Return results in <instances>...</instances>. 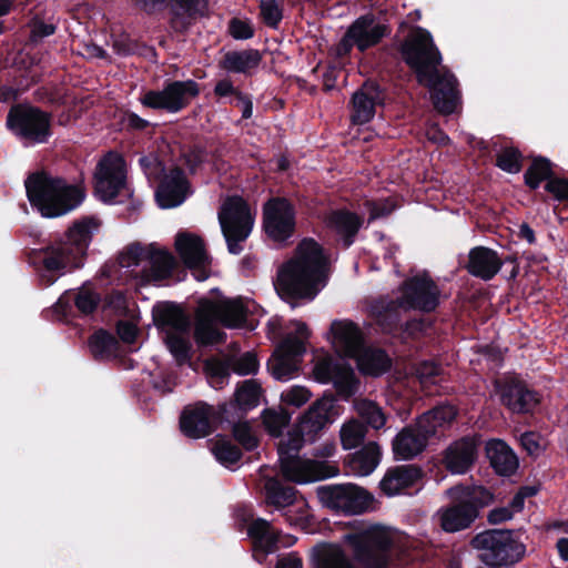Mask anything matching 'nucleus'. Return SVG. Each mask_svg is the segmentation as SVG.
<instances>
[{
  "label": "nucleus",
  "mask_w": 568,
  "mask_h": 568,
  "mask_svg": "<svg viewBox=\"0 0 568 568\" xmlns=\"http://www.w3.org/2000/svg\"><path fill=\"white\" fill-rule=\"evenodd\" d=\"M551 175V164L547 159H535L525 173V182L531 189H537L540 183Z\"/></svg>",
  "instance_id": "nucleus-52"
},
{
  "label": "nucleus",
  "mask_w": 568,
  "mask_h": 568,
  "mask_svg": "<svg viewBox=\"0 0 568 568\" xmlns=\"http://www.w3.org/2000/svg\"><path fill=\"white\" fill-rule=\"evenodd\" d=\"M248 311L247 303L242 298H224L217 302L202 300L196 311L195 338L201 344H214L222 339L223 334L216 324L226 327H240Z\"/></svg>",
  "instance_id": "nucleus-6"
},
{
  "label": "nucleus",
  "mask_w": 568,
  "mask_h": 568,
  "mask_svg": "<svg viewBox=\"0 0 568 568\" xmlns=\"http://www.w3.org/2000/svg\"><path fill=\"white\" fill-rule=\"evenodd\" d=\"M99 226L95 217H84L77 221L63 236L33 252V262L48 285L84 265L89 244Z\"/></svg>",
  "instance_id": "nucleus-2"
},
{
  "label": "nucleus",
  "mask_w": 568,
  "mask_h": 568,
  "mask_svg": "<svg viewBox=\"0 0 568 568\" xmlns=\"http://www.w3.org/2000/svg\"><path fill=\"white\" fill-rule=\"evenodd\" d=\"M388 34V28L373 16H363L356 19L347 29L339 43L336 45L338 57L347 55L353 48L361 52L376 45Z\"/></svg>",
  "instance_id": "nucleus-15"
},
{
  "label": "nucleus",
  "mask_w": 568,
  "mask_h": 568,
  "mask_svg": "<svg viewBox=\"0 0 568 568\" xmlns=\"http://www.w3.org/2000/svg\"><path fill=\"white\" fill-rule=\"evenodd\" d=\"M317 496L325 507L352 515L366 511L372 503V496L353 484L320 486Z\"/></svg>",
  "instance_id": "nucleus-14"
},
{
  "label": "nucleus",
  "mask_w": 568,
  "mask_h": 568,
  "mask_svg": "<svg viewBox=\"0 0 568 568\" xmlns=\"http://www.w3.org/2000/svg\"><path fill=\"white\" fill-rule=\"evenodd\" d=\"M306 434L302 432L300 426L297 429L288 432L282 437L277 444L278 459L282 457L298 456V452L306 440Z\"/></svg>",
  "instance_id": "nucleus-50"
},
{
  "label": "nucleus",
  "mask_w": 568,
  "mask_h": 568,
  "mask_svg": "<svg viewBox=\"0 0 568 568\" xmlns=\"http://www.w3.org/2000/svg\"><path fill=\"white\" fill-rule=\"evenodd\" d=\"M495 387L500 402L513 413L531 412L539 403V395L517 378L497 381Z\"/></svg>",
  "instance_id": "nucleus-22"
},
{
  "label": "nucleus",
  "mask_w": 568,
  "mask_h": 568,
  "mask_svg": "<svg viewBox=\"0 0 568 568\" xmlns=\"http://www.w3.org/2000/svg\"><path fill=\"white\" fill-rule=\"evenodd\" d=\"M428 440L415 425L407 426L393 440V453L396 459L408 460L419 455Z\"/></svg>",
  "instance_id": "nucleus-32"
},
{
  "label": "nucleus",
  "mask_w": 568,
  "mask_h": 568,
  "mask_svg": "<svg viewBox=\"0 0 568 568\" xmlns=\"http://www.w3.org/2000/svg\"><path fill=\"white\" fill-rule=\"evenodd\" d=\"M312 397V393L301 385H294L281 394V402L288 406L301 407L306 404Z\"/></svg>",
  "instance_id": "nucleus-56"
},
{
  "label": "nucleus",
  "mask_w": 568,
  "mask_h": 568,
  "mask_svg": "<svg viewBox=\"0 0 568 568\" xmlns=\"http://www.w3.org/2000/svg\"><path fill=\"white\" fill-rule=\"evenodd\" d=\"M231 369L241 375L255 374L258 369V361L252 353H244L229 361Z\"/></svg>",
  "instance_id": "nucleus-57"
},
{
  "label": "nucleus",
  "mask_w": 568,
  "mask_h": 568,
  "mask_svg": "<svg viewBox=\"0 0 568 568\" xmlns=\"http://www.w3.org/2000/svg\"><path fill=\"white\" fill-rule=\"evenodd\" d=\"M261 16L266 24L276 27L282 19V11L276 0H261Z\"/></svg>",
  "instance_id": "nucleus-61"
},
{
  "label": "nucleus",
  "mask_w": 568,
  "mask_h": 568,
  "mask_svg": "<svg viewBox=\"0 0 568 568\" xmlns=\"http://www.w3.org/2000/svg\"><path fill=\"white\" fill-rule=\"evenodd\" d=\"M150 245L143 247L139 243L129 245L119 256V264L121 267L131 268L145 264L149 258Z\"/></svg>",
  "instance_id": "nucleus-53"
},
{
  "label": "nucleus",
  "mask_w": 568,
  "mask_h": 568,
  "mask_svg": "<svg viewBox=\"0 0 568 568\" xmlns=\"http://www.w3.org/2000/svg\"><path fill=\"white\" fill-rule=\"evenodd\" d=\"M486 455L495 471L503 476L513 475L518 468V458L511 448L500 439H491L486 444Z\"/></svg>",
  "instance_id": "nucleus-34"
},
{
  "label": "nucleus",
  "mask_w": 568,
  "mask_h": 568,
  "mask_svg": "<svg viewBox=\"0 0 568 568\" xmlns=\"http://www.w3.org/2000/svg\"><path fill=\"white\" fill-rule=\"evenodd\" d=\"M436 516L445 531L455 532L468 528L476 519L477 513L475 507L458 501L452 507L439 509Z\"/></svg>",
  "instance_id": "nucleus-33"
},
{
  "label": "nucleus",
  "mask_w": 568,
  "mask_h": 568,
  "mask_svg": "<svg viewBox=\"0 0 568 568\" xmlns=\"http://www.w3.org/2000/svg\"><path fill=\"white\" fill-rule=\"evenodd\" d=\"M30 204L43 217L62 216L78 207L85 197L81 184H72L47 172H36L24 182Z\"/></svg>",
  "instance_id": "nucleus-4"
},
{
  "label": "nucleus",
  "mask_w": 568,
  "mask_h": 568,
  "mask_svg": "<svg viewBox=\"0 0 568 568\" xmlns=\"http://www.w3.org/2000/svg\"><path fill=\"white\" fill-rule=\"evenodd\" d=\"M91 353L95 358L108 359L118 355L119 343L116 338L104 332H97L89 341Z\"/></svg>",
  "instance_id": "nucleus-45"
},
{
  "label": "nucleus",
  "mask_w": 568,
  "mask_h": 568,
  "mask_svg": "<svg viewBox=\"0 0 568 568\" xmlns=\"http://www.w3.org/2000/svg\"><path fill=\"white\" fill-rule=\"evenodd\" d=\"M440 290L430 276L423 272L409 277L400 288L396 301H376L371 305V314L386 331L398 321V310L432 312L438 304Z\"/></svg>",
  "instance_id": "nucleus-5"
},
{
  "label": "nucleus",
  "mask_w": 568,
  "mask_h": 568,
  "mask_svg": "<svg viewBox=\"0 0 568 568\" xmlns=\"http://www.w3.org/2000/svg\"><path fill=\"white\" fill-rule=\"evenodd\" d=\"M216 460L225 467L234 466L241 458V450L227 440L219 439L212 446Z\"/></svg>",
  "instance_id": "nucleus-55"
},
{
  "label": "nucleus",
  "mask_w": 568,
  "mask_h": 568,
  "mask_svg": "<svg viewBox=\"0 0 568 568\" xmlns=\"http://www.w3.org/2000/svg\"><path fill=\"white\" fill-rule=\"evenodd\" d=\"M339 434L343 448L352 449L363 442L366 428L358 420L352 419L342 426Z\"/></svg>",
  "instance_id": "nucleus-51"
},
{
  "label": "nucleus",
  "mask_w": 568,
  "mask_h": 568,
  "mask_svg": "<svg viewBox=\"0 0 568 568\" xmlns=\"http://www.w3.org/2000/svg\"><path fill=\"white\" fill-rule=\"evenodd\" d=\"M503 260L498 254L487 247L478 246L468 254V272L484 281L493 278L501 268Z\"/></svg>",
  "instance_id": "nucleus-30"
},
{
  "label": "nucleus",
  "mask_w": 568,
  "mask_h": 568,
  "mask_svg": "<svg viewBox=\"0 0 568 568\" xmlns=\"http://www.w3.org/2000/svg\"><path fill=\"white\" fill-rule=\"evenodd\" d=\"M254 217L255 214L242 197L235 195L224 200L219 211V222L230 253L242 252L241 243L250 236Z\"/></svg>",
  "instance_id": "nucleus-9"
},
{
  "label": "nucleus",
  "mask_w": 568,
  "mask_h": 568,
  "mask_svg": "<svg viewBox=\"0 0 568 568\" xmlns=\"http://www.w3.org/2000/svg\"><path fill=\"white\" fill-rule=\"evenodd\" d=\"M354 408L358 416L375 429L382 428L386 423V416L383 409L373 400L356 399L354 402Z\"/></svg>",
  "instance_id": "nucleus-47"
},
{
  "label": "nucleus",
  "mask_w": 568,
  "mask_h": 568,
  "mask_svg": "<svg viewBox=\"0 0 568 568\" xmlns=\"http://www.w3.org/2000/svg\"><path fill=\"white\" fill-rule=\"evenodd\" d=\"M478 443L474 437L454 442L445 453L444 463L453 474H465L477 458Z\"/></svg>",
  "instance_id": "nucleus-28"
},
{
  "label": "nucleus",
  "mask_w": 568,
  "mask_h": 568,
  "mask_svg": "<svg viewBox=\"0 0 568 568\" xmlns=\"http://www.w3.org/2000/svg\"><path fill=\"white\" fill-rule=\"evenodd\" d=\"M229 29L231 36L237 40H246L254 34L251 23L246 20L232 19Z\"/></svg>",
  "instance_id": "nucleus-62"
},
{
  "label": "nucleus",
  "mask_w": 568,
  "mask_h": 568,
  "mask_svg": "<svg viewBox=\"0 0 568 568\" xmlns=\"http://www.w3.org/2000/svg\"><path fill=\"white\" fill-rule=\"evenodd\" d=\"M381 458L379 445L375 442H369L352 455L348 460V468L355 476H368L379 465Z\"/></svg>",
  "instance_id": "nucleus-37"
},
{
  "label": "nucleus",
  "mask_w": 568,
  "mask_h": 568,
  "mask_svg": "<svg viewBox=\"0 0 568 568\" xmlns=\"http://www.w3.org/2000/svg\"><path fill=\"white\" fill-rule=\"evenodd\" d=\"M126 174V163L122 155L116 152L105 154L94 172L97 196L105 203H112L123 192L129 194Z\"/></svg>",
  "instance_id": "nucleus-13"
},
{
  "label": "nucleus",
  "mask_w": 568,
  "mask_h": 568,
  "mask_svg": "<svg viewBox=\"0 0 568 568\" xmlns=\"http://www.w3.org/2000/svg\"><path fill=\"white\" fill-rule=\"evenodd\" d=\"M396 535L382 526H371L359 532L347 534L344 541L355 560L366 568H387L389 550Z\"/></svg>",
  "instance_id": "nucleus-7"
},
{
  "label": "nucleus",
  "mask_w": 568,
  "mask_h": 568,
  "mask_svg": "<svg viewBox=\"0 0 568 568\" xmlns=\"http://www.w3.org/2000/svg\"><path fill=\"white\" fill-rule=\"evenodd\" d=\"M422 477V470L413 465H402L389 468L381 480V489L387 496L403 494L415 486Z\"/></svg>",
  "instance_id": "nucleus-29"
},
{
  "label": "nucleus",
  "mask_w": 568,
  "mask_h": 568,
  "mask_svg": "<svg viewBox=\"0 0 568 568\" xmlns=\"http://www.w3.org/2000/svg\"><path fill=\"white\" fill-rule=\"evenodd\" d=\"M471 544L480 551V560L494 567L514 565L526 554V546L514 538L510 530H486L478 534Z\"/></svg>",
  "instance_id": "nucleus-8"
},
{
  "label": "nucleus",
  "mask_w": 568,
  "mask_h": 568,
  "mask_svg": "<svg viewBox=\"0 0 568 568\" xmlns=\"http://www.w3.org/2000/svg\"><path fill=\"white\" fill-rule=\"evenodd\" d=\"M546 190L558 201H568V180L550 179L546 184Z\"/></svg>",
  "instance_id": "nucleus-64"
},
{
  "label": "nucleus",
  "mask_w": 568,
  "mask_h": 568,
  "mask_svg": "<svg viewBox=\"0 0 568 568\" xmlns=\"http://www.w3.org/2000/svg\"><path fill=\"white\" fill-rule=\"evenodd\" d=\"M355 359L358 369L371 376H379L390 367V359L382 349L364 347Z\"/></svg>",
  "instance_id": "nucleus-40"
},
{
  "label": "nucleus",
  "mask_w": 568,
  "mask_h": 568,
  "mask_svg": "<svg viewBox=\"0 0 568 568\" xmlns=\"http://www.w3.org/2000/svg\"><path fill=\"white\" fill-rule=\"evenodd\" d=\"M329 341L337 354L355 358L363 351L364 335L349 320H336L331 324Z\"/></svg>",
  "instance_id": "nucleus-24"
},
{
  "label": "nucleus",
  "mask_w": 568,
  "mask_h": 568,
  "mask_svg": "<svg viewBox=\"0 0 568 568\" xmlns=\"http://www.w3.org/2000/svg\"><path fill=\"white\" fill-rule=\"evenodd\" d=\"M200 93L199 84L193 80L173 81L160 91H149L142 98L143 105L176 113L184 109Z\"/></svg>",
  "instance_id": "nucleus-17"
},
{
  "label": "nucleus",
  "mask_w": 568,
  "mask_h": 568,
  "mask_svg": "<svg viewBox=\"0 0 568 568\" xmlns=\"http://www.w3.org/2000/svg\"><path fill=\"white\" fill-rule=\"evenodd\" d=\"M313 373L317 382L332 383L337 393L345 398L357 389L354 371L341 359L335 361L329 356L318 357Z\"/></svg>",
  "instance_id": "nucleus-18"
},
{
  "label": "nucleus",
  "mask_w": 568,
  "mask_h": 568,
  "mask_svg": "<svg viewBox=\"0 0 568 568\" xmlns=\"http://www.w3.org/2000/svg\"><path fill=\"white\" fill-rule=\"evenodd\" d=\"M233 435L235 439L247 450L257 446V438L251 426L246 422H239L233 425Z\"/></svg>",
  "instance_id": "nucleus-58"
},
{
  "label": "nucleus",
  "mask_w": 568,
  "mask_h": 568,
  "mask_svg": "<svg viewBox=\"0 0 568 568\" xmlns=\"http://www.w3.org/2000/svg\"><path fill=\"white\" fill-rule=\"evenodd\" d=\"M264 488L267 503L276 508L287 507L295 500V489L293 487L283 486L277 479H267Z\"/></svg>",
  "instance_id": "nucleus-44"
},
{
  "label": "nucleus",
  "mask_w": 568,
  "mask_h": 568,
  "mask_svg": "<svg viewBox=\"0 0 568 568\" xmlns=\"http://www.w3.org/2000/svg\"><path fill=\"white\" fill-rule=\"evenodd\" d=\"M139 163L149 181H159L164 174V166L154 154L140 158Z\"/></svg>",
  "instance_id": "nucleus-60"
},
{
  "label": "nucleus",
  "mask_w": 568,
  "mask_h": 568,
  "mask_svg": "<svg viewBox=\"0 0 568 568\" xmlns=\"http://www.w3.org/2000/svg\"><path fill=\"white\" fill-rule=\"evenodd\" d=\"M456 414V408L452 405L437 406L417 418L415 423L416 429L425 435V438L428 440L432 436L437 435L449 426L455 419Z\"/></svg>",
  "instance_id": "nucleus-31"
},
{
  "label": "nucleus",
  "mask_w": 568,
  "mask_h": 568,
  "mask_svg": "<svg viewBox=\"0 0 568 568\" xmlns=\"http://www.w3.org/2000/svg\"><path fill=\"white\" fill-rule=\"evenodd\" d=\"M440 373V367L434 362H422L416 367V376L422 384H426L432 381V378L438 376Z\"/></svg>",
  "instance_id": "nucleus-63"
},
{
  "label": "nucleus",
  "mask_w": 568,
  "mask_h": 568,
  "mask_svg": "<svg viewBox=\"0 0 568 568\" xmlns=\"http://www.w3.org/2000/svg\"><path fill=\"white\" fill-rule=\"evenodd\" d=\"M325 222L327 227L343 239L346 247L353 243V239L362 225V219L358 215L345 210L332 211Z\"/></svg>",
  "instance_id": "nucleus-36"
},
{
  "label": "nucleus",
  "mask_w": 568,
  "mask_h": 568,
  "mask_svg": "<svg viewBox=\"0 0 568 568\" xmlns=\"http://www.w3.org/2000/svg\"><path fill=\"white\" fill-rule=\"evenodd\" d=\"M214 416L213 407L205 403L186 406L180 418L182 433L190 438H202L209 435Z\"/></svg>",
  "instance_id": "nucleus-26"
},
{
  "label": "nucleus",
  "mask_w": 568,
  "mask_h": 568,
  "mask_svg": "<svg viewBox=\"0 0 568 568\" xmlns=\"http://www.w3.org/2000/svg\"><path fill=\"white\" fill-rule=\"evenodd\" d=\"M405 61L415 70L418 82L429 89L435 108L450 114L459 104L457 80L448 71L438 69L442 57L428 31L418 28L403 45Z\"/></svg>",
  "instance_id": "nucleus-1"
},
{
  "label": "nucleus",
  "mask_w": 568,
  "mask_h": 568,
  "mask_svg": "<svg viewBox=\"0 0 568 568\" xmlns=\"http://www.w3.org/2000/svg\"><path fill=\"white\" fill-rule=\"evenodd\" d=\"M247 535L253 539L254 557L260 562L278 546L288 547L295 542L293 536H283L281 532L272 530L271 524L262 518L252 520L247 527Z\"/></svg>",
  "instance_id": "nucleus-23"
},
{
  "label": "nucleus",
  "mask_w": 568,
  "mask_h": 568,
  "mask_svg": "<svg viewBox=\"0 0 568 568\" xmlns=\"http://www.w3.org/2000/svg\"><path fill=\"white\" fill-rule=\"evenodd\" d=\"M384 94L379 87L374 82H365L358 89L352 99L354 123L364 124L369 122L374 115L377 105L383 104Z\"/></svg>",
  "instance_id": "nucleus-27"
},
{
  "label": "nucleus",
  "mask_w": 568,
  "mask_h": 568,
  "mask_svg": "<svg viewBox=\"0 0 568 568\" xmlns=\"http://www.w3.org/2000/svg\"><path fill=\"white\" fill-rule=\"evenodd\" d=\"M134 3L146 12H153L166 0H133ZM172 10L175 16L193 17L205 11L204 0H171Z\"/></svg>",
  "instance_id": "nucleus-42"
},
{
  "label": "nucleus",
  "mask_w": 568,
  "mask_h": 568,
  "mask_svg": "<svg viewBox=\"0 0 568 568\" xmlns=\"http://www.w3.org/2000/svg\"><path fill=\"white\" fill-rule=\"evenodd\" d=\"M175 250L184 265L193 272L197 281L209 277L211 258L200 236L189 232L178 233Z\"/></svg>",
  "instance_id": "nucleus-21"
},
{
  "label": "nucleus",
  "mask_w": 568,
  "mask_h": 568,
  "mask_svg": "<svg viewBox=\"0 0 568 568\" xmlns=\"http://www.w3.org/2000/svg\"><path fill=\"white\" fill-rule=\"evenodd\" d=\"M263 225L266 234L275 242H283L293 235L295 212L285 199H272L264 205Z\"/></svg>",
  "instance_id": "nucleus-20"
},
{
  "label": "nucleus",
  "mask_w": 568,
  "mask_h": 568,
  "mask_svg": "<svg viewBox=\"0 0 568 568\" xmlns=\"http://www.w3.org/2000/svg\"><path fill=\"white\" fill-rule=\"evenodd\" d=\"M204 367L207 382L213 388L220 389L227 384L231 371L229 361L211 358L205 362Z\"/></svg>",
  "instance_id": "nucleus-49"
},
{
  "label": "nucleus",
  "mask_w": 568,
  "mask_h": 568,
  "mask_svg": "<svg viewBox=\"0 0 568 568\" xmlns=\"http://www.w3.org/2000/svg\"><path fill=\"white\" fill-rule=\"evenodd\" d=\"M175 265L173 255L155 245H150L149 258L145 270L146 278L153 282H160L168 278Z\"/></svg>",
  "instance_id": "nucleus-39"
},
{
  "label": "nucleus",
  "mask_w": 568,
  "mask_h": 568,
  "mask_svg": "<svg viewBox=\"0 0 568 568\" xmlns=\"http://www.w3.org/2000/svg\"><path fill=\"white\" fill-rule=\"evenodd\" d=\"M497 165L508 173H517L520 171V154L513 148H506L498 154Z\"/></svg>",
  "instance_id": "nucleus-59"
},
{
  "label": "nucleus",
  "mask_w": 568,
  "mask_h": 568,
  "mask_svg": "<svg viewBox=\"0 0 568 568\" xmlns=\"http://www.w3.org/2000/svg\"><path fill=\"white\" fill-rule=\"evenodd\" d=\"M155 197L162 209L181 205L190 193L187 180L180 169H171L162 175Z\"/></svg>",
  "instance_id": "nucleus-25"
},
{
  "label": "nucleus",
  "mask_w": 568,
  "mask_h": 568,
  "mask_svg": "<svg viewBox=\"0 0 568 568\" xmlns=\"http://www.w3.org/2000/svg\"><path fill=\"white\" fill-rule=\"evenodd\" d=\"M71 300H74L77 308L82 314H91L100 302L99 294L90 286H82L77 292H65L54 304L53 310L59 316H64Z\"/></svg>",
  "instance_id": "nucleus-35"
},
{
  "label": "nucleus",
  "mask_w": 568,
  "mask_h": 568,
  "mask_svg": "<svg viewBox=\"0 0 568 568\" xmlns=\"http://www.w3.org/2000/svg\"><path fill=\"white\" fill-rule=\"evenodd\" d=\"M294 333H288L277 346L268 362V369L277 381L293 378L300 369L301 358L306 352L310 332L302 322H292Z\"/></svg>",
  "instance_id": "nucleus-10"
},
{
  "label": "nucleus",
  "mask_w": 568,
  "mask_h": 568,
  "mask_svg": "<svg viewBox=\"0 0 568 568\" xmlns=\"http://www.w3.org/2000/svg\"><path fill=\"white\" fill-rule=\"evenodd\" d=\"M327 257L313 239L303 240L293 258L277 274L275 288L283 300H313L327 281Z\"/></svg>",
  "instance_id": "nucleus-3"
},
{
  "label": "nucleus",
  "mask_w": 568,
  "mask_h": 568,
  "mask_svg": "<svg viewBox=\"0 0 568 568\" xmlns=\"http://www.w3.org/2000/svg\"><path fill=\"white\" fill-rule=\"evenodd\" d=\"M7 125L26 145L44 143L50 136L48 114L31 105L11 108Z\"/></svg>",
  "instance_id": "nucleus-12"
},
{
  "label": "nucleus",
  "mask_w": 568,
  "mask_h": 568,
  "mask_svg": "<svg viewBox=\"0 0 568 568\" xmlns=\"http://www.w3.org/2000/svg\"><path fill=\"white\" fill-rule=\"evenodd\" d=\"M200 93L199 84L193 80L173 81L160 91H149L142 98L143 105L176 113L184 109Z\"/></svg>",
  "instance_id": "nucleus-16"
},
{
  "label": "nucleus",
  "mask_w": 568,
  "mask_h": 568,
  "mask_svg": "<svg viewBox=\"0 0 568 568\" xmlns=\"http://www.w3.org/2000/svg\"><path fill=\"white\" fill-rule=\"evenodd\" d=\"M261 62V54L257 50L231 51L222 61V68L232 73H248L256 69Z\"/></svg>",
  "instance_id": "nucleus-41"
},
{
  "label": "nucleus",
  "mask_w": 568,
  "mask_h": 568,
  "mask_svg": "<svg viewBox=\"0 0 568 568\" xmlns=\"http://www.w3.org/2000/svg\"><path fill=\"white\" fill-rule=\"evenodd\" d=\"M447 493L453 499L458 500L462 504H468L475 507L477 514L479 507L487 506L493 501V494L481 486L471 488L454 487L450 488Z\"/></svg>",
  "instance_id": "nucleus-43"
},
{
  "label": "nucleus",
  "mask_w": 568,
  "mask_h": 568,
  "mask_svg": "<svg viewBox=\"0 0 568 568\" xmlns=\"http://www.w3.org/2000/svg\"><path fill=\"white\" fill-rule=\"evenodd\" d=\"M262 417L265 429L273 437H280L291 419V416L283 409H265Z\"/></svg>",
  "instance_id": "nucleus-54"
},
{
  "label": "nucleus",
  "mask_w": 568,
  "mask_h": 568,
  "mask_svg": "<svg viewBox=\"0 0 568 568\" xmlns=\"http://www.w3.org/2000/svg\"><path fill=\"white\" fill-rule=\"evenodd\" d=\"M262 397V387L255 379H246L235 392V403L242 410L256 407Z\"/></svg>",
  "instance_id": "nucleus-46"
},
{
  "label": "nucleus",
  "mask_w": 568,
  "mask_h": 568,
  "mask_svg": "<svg viewBox=\"0 0 568 568\" xmlns=\"http://www.w3.org/2000/svg\"><path fill=\"white\" fill-rule=\"evenodd\" d=\"M317 568H354L345 551L337 545L323 548L316 564Z\"/></svg>",
  "instance_id": "nucleus-48"
},
{
  "label": "nucleus",
  "mask_w": 568,
  "mask_h": 568,
  "mask_svg": "<svg viewBox=\"0 0 568 568\" xmlns=\"http://www.w3.org/2000/svg\"><path fill=\"white\" fill-rule=\"evenodd\" d=\"M332 404L327 399H318L312 404L307 412L301 417L300 428L306 434L307 439L312 440L314 436L322 430L328 422V412Z\"/></svg>",
  "instance_id": "nucleus-38"
},
{
  "label": "nucleus",
  "mask_w": 568,
  "mask_h": 568,
  "mask_svg": "<svg viewBox=\"0 0 568 568\" xmlns=\"http://www.w3.org/2000/svg\"><path fill=\"white\" fill-rule=\"evenodd\" d=\"M282 475L296 484H307L325 478L334 477L338 474L335 466L327 465L301 456L282 457L278 459Z\"/></svg>",
  "instance_id": "nucleus-19"
},
{
  "label": "nucleus",
  "mask_w": 568,
  "mask_h": 568,
  "mask_svg": "<svg viewBox=\"0 0 568 568\" xmlns=\"http://www.w3.org/2000/svg\"><path fill=\"white\" fill-rule=\"evenodd\" d=\"M154 321L164 334V341L171 354L180 363L187 358L189 318L173 304L159 305L154 311Z\"/></svg>",
  "instance_id": "nucleus-11"
}]
</instances>
